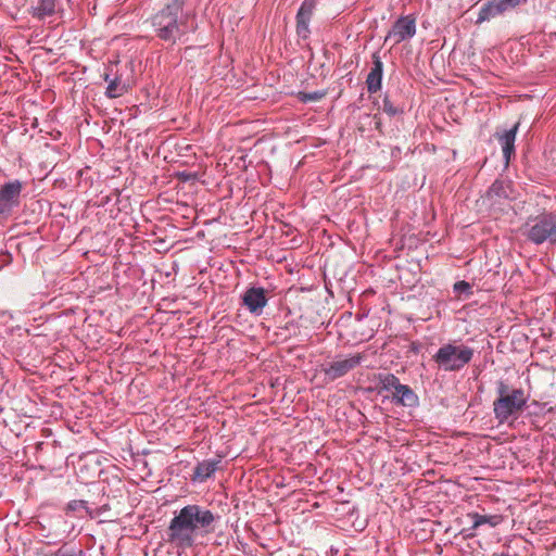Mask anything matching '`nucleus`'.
Returning <instances> with one entry per match:
<instances>
[{"mask_svg":"<svg viewBox=\"0 0 556 556\" xmlns=\"http://www.w3.org/2000/svg\"><path fill=\"white\" fill-rule=\"evenodd\" d=\"M219 516L204 506L189 504L175 511L166 530L167 542L178 548H189L198 535L214 531Z\"/></svg>","mask_w":556,"mask_h":556,"instance_id":"nucleus-1","label":"nucleus"},{"mask_svg":"<svg viewBox=\"0 0 556 556\" xmlns=\"http://www.w3.org/2000/svg\"><path fill=\"white\" fill-rule=\"evenodd\" d=\"M475 356V350L456 340L441 344L432 355L438 370L444 372H459L469 365Z\"/></svg>","mask_w":556,"mask_h":556,"instance_id":"nucleus-2","label":"nucleus"},{"mask_svg":"<svg viewBox=\"0 0 556 556\" xmlns=\"http://www.w3.org/2000/svg\"><path fill=\"white\" fill-rule=\"evenodd\" d=\"M497 397L493 402V413L498 424H505L508 419L522 412L528 402V396L523 389H510L504 380L496 382Z\"/></svg>","mask_w":556,"mask_h":556,"instance_id":"nucleus-3","label":"nucleus"},{"mask_svg":"<svg viewBox=\"0 0 556 556\" xmlns=\"http://www.w3.org/2000/svg\"><path fill=\"white\" fill-rule=\"evenodd\" d=\"M520 231L528 241L536 245L545 242L556 244V213L543 212L529 216Z\"/></svg>","mask_w":556,"mask_h":556,"instance_id":"nucleus-4","label":"nucleus"},{"mask_svg":"<svg viewBox=\"0 0 556 556\" xmlns=\"http://www.w3.org/2000/svg\"><path fill=\"white\" fill-rule=\"evenodd\" d=\"M177 12L162 9L152 17V25L156 33V36L168 42H176L181 36V31L178 24Z\"/></svg>","mask_w":556,"mask_h":556,"instance_id":"nucleus-5","label":"nucleus"},{"mask_svg":"<svg viewBox=\"0 0 556 556\" xmlns=\"http://www.w3.org/2000/svg\"><path fill=\"white\" fill-rule=\"evenodd\" d=\"M22 190L23 184L17 179L0 187V217H8L20 205Z\"/></svg>","mask_w":556,"mask_h":556,"instance_id":"nucleus-6","label":"nucleus"},{"mask_svg":"<svg viewBox=\"0 0 556 556\" xmlns=\"http://www.w3.org/2000/svg\"><path fill=\"white\" fill-rule=\"evenodd\" d=\"M416 34V20L410 16H401L388 31L384 42L392 41V46L408 40Z\"/></svg>","mask_w":556,"mask_h":556,"instance_id":"nucleus-7","label":"nucleus"},{"mask_svg":"<svg viewBox=\"0 0 556 556\" xmlns=\"http://www.w3.org/2000/svg\"><path fill=\"white\" fill-rule=\"evenodd\" d=\"M362 354H354L346 358L337 357L334 361L325 366L323 371L329 380L333 381L356 368L362 363Z\"/></svg>","mask_w":556,"mask_h":556,"instance_id":"nucleus-8","label":"nucleus"},{"mask_svg":"<svg viewBox=\"0 0 556 556\" xmlns=\"http://www.w3.org/2000/svg\"><path fill=\"white\" fill-rule=\"evenodd\" d=\"M521 0H490L479 12L477 24L489 21L508 9H513L520 3Z\"/></svg>","mask_w":556,"mask_h":556,"instance_id":"nucleus-9","label":"nucleus"},{"mask_svg":"<svg viewBox=\"0 0 556 556\" xmlns=\"http://www.w3.org/2000/svg\"><path fill=\"white\" fill-rule=\"evenodd\" d=\"M242 302L251 314L258 316L263 313L268 300L263 288L252 287L244 292Z\"/></svg>","mask_w":556,"mask_h":556,"instance_id":"nucleus-10","label":"nucleus"},{"mask_svg":"<svg viewBox=\"0 0 556 556\" xmlns=\"http://www.w3.org/2000/svg\"><path fill=\"white\" fill-rule=\"evenodd\" d=\"M316 9V0H304L296 13V34L306 39L309 34V22Z\"/></svg>","mask_w":556,"mask_h":556,"instance_id":"nucleus-11","label":"nucleus"},{"mask_svg":"<svg viewBox=\"0 0 556 556\" xmlns=\"http://www.w3.org/2000/svg\"><path fill=\"white\" fill-rule=\"evenodd\" d=\"M372 67L366 78V87L369 93H376L381 89L383 76V63L378 52L372 53Z\"/></svg>","mask_w":556,"mask_h":556,"instance_id":"nucleus-12","label":"nucleus"},{"mask_svg":"<svg viewBox=\"0 0 556 556\" xmlns=\"http://www.w3.org/2000/svg\"><path fill=\"white\" fill-rule=\"evenodd\" d=\"M485 199L490 201L492 205L500 204L502 200L513 199L510 182L496 179L488 189Z\"/></svg>","mask_w":556,"mask_h":556,"instance_id":"nucleus-13","label":"nucleus"},{"mask_svg":"<svg viewBox=\"0 0 556 556\" xmlns=\"http://www.w3.org/2000/svg\"><path fill=\"white\" fill-rule=\"evenodd\" d=\"M518 127H519V123H516L510 129L505 130L502 134H500V132L495 134V137L497 138V140L502 147L503 156H504L506 166L509 164L511 156L515 155V141H516V135L518 131Z\"/></svg>","mask_w":556,"mask_h":556,"instance_id":"nucleus-14","label":"nucleus"},{"mask_svg":"<svg viewBox=\"0 0 556 556\" xmlns=\"http://www.w3.org/2000/svg\"><path fill=\"white\" fill-rule=\"evenodd\" d=\"M219 460L215 459H205L203 462L198 463L194 467L192 481L194 482H204L206 479L212 477L218 468Z\"/></svg>","mask_w":556,"mask_h":556,"instance_id":"nucleus-15","label":"nucleus"},{"mask_svg":"<svg viewBox=\"0 0 556 556\" xmlns=\"http://www.w3.org/2000/svg\"><path fill=\"white\" fill-rule=\"evenodd\" d=\"M392 395L394 403L399 405L413 407L418 403V396L407 384L401 383Z\"/></svg>","mask_w":556,"mask_h":556,"instance_id":"nucleus-16","label":"nucleus"},{"mask_svg":"<svg viewBox=\"0 0 556 556\" xmlns=\"http://www.w3.org/2000/svg\"><path fill=\"white\" fill-rule=\"evenodd\" d=\"M467 516L472 521L471 530H477L483 525L495 528L504 521V517L502 515H481L478 513H469Z\"/></svg>","mask_w":556,"mask_h":556,"instance_id":"nucleus-17","label":"nucleus"},{"mask_svg":"<svg viewBox=\"0 0 556 556\" xmlns=\"http://www.w3.org/2000/svg\"><path fill=\"white\" fill-rule=\"evenodd\" d=\"M60 0H38L34 14L38 17L51 16L54 14Z\"/></svg>","mask_w":556,"mask_h":556,"instance_id":"nucleus-18","label":"nucleus"},{"mask_svg":"<svg viewBox=\"0 0 556 556\" xmlns=\"http://www.w3.org/2000/svg\"><path fill=\"white\" fill-rule=\"evenodd\" d=\"M126 92L127 86L118 77H114L106 87L105 96L114 99L124 96Z\"/></svg>","mask_w":556,"mask_h":556,"instance_id":"nucleus-19","label":"nucleus"},{"mask_svg":"<svg viewBox=\"0 0 556 556\" xmlns=\"http://www.w3.org/2000/svg\"><path fill=\"white\" fill-rule=\"evenodd\" d=\"M379 383L381 391L395 392L397 387L401 384L400 379L393 374H384L379 376Z\"/></svg>","mask_w":556,"mask_h":556,"instance_id":"nucleus-20","label":"nucleus"},{"mask_svg":"<svg viewBox=\"0 0 556 556\" xmlns=\"http://www.w3.org/2000/svg\"><path fill=\"white\" fill-rule=\"evenodd\" d=\"M382 111L389 116H395L404 112L403 108L394 105L388 97L382 100Z\"/></svg>","mask_w":556,"mask_h":556,"instance_id":"nucleus-21","label":"nucleus"},{"mask_svg":"<svg viewBox=\"0 0 556 556\" xmlns=\"http://www.w3.org/2000/svg\"><path fill=\"white\" fill-rule=\"evenodd\" d=\"M67 511H79V510H85L87 514H89L90 516H92L91 511L89 510L88 508V505H87V502L86 501H83V500H74V501H71L68 504H67V507H66Z\"/></svg>","mask_w":556,"mask_h":556,"instance_id":"nucleus-22","label":"nucleus"},{"mask_svg":"<svg viewBox=\"0 0 556 556\" xmlns=\"http://www.w3.org/2000/svg\"><path fill=\"white\" fill-rule=\"evenodd\" d=\"M186 0H165V7L163 9L180 13L184 9Z\"/></svg>","mask_w":556,"mask_h":556,"instance_id":"nucleus-23","label":"nucleus"},{"mask_svg":"<svg viewBox=\"0 0 556 556\" xmlns=\"http://www.w3.org/2000/svg\"><path fill=\"white\" fill-rule=\"evenodd\" d=\"M454 292L457 294L467 293L471 294V286L469 282L462 280L454 283Z\"/></svg>","mask_w":556,"mask_h":556,"instance_id":"nucleus-24","label":"nucleus"},{"mask_svg":"<svg viewBox=\"0 0 556 556\" xmlns=\"http://www.w3.org/2000/svg\"><path fill=\"white\" fill-rule=\"evenodd\" d=\"M324 93L321 92H311V93H301V100L306 101H317L321 99Z\"/></svg>","mask_w":556,"mask_h":556,"instance_id":"nucleus-25","label":"nucleus"},{"mask_svg":"<svg viewBox=\"0 0 556 556\" xmlns=\"http://www.w3.org/2000/svg\"><path fill=\"white\" fill-rule=\"evenodd\" d=\"M52 556H74L73 554H70L68 552L60 548L58 549Z\"/></svg>","mask_w":556,"mask_h":556,"instance_id":"nucleus-26","label":"nucleus"},{"mask_svg":"<svg viewBox=\"0 0 556 556\" xmlns=\"http://www.w3.org/2000/svg\"><path fill=\"white\" fill-rule=\"evenodd\" d=\"M374 119H375L376 128H377V129H380V127H381V121H380V118H379L377 115H375V116H374Z\"/></svg>","mask_w":556,"mask_h":556,"instance_id":"nucleus-27","label":"nucleus"},{"mask_svg":"<svg viewBox=\"0 0 556 556\" xmlns=\"http://www.w3.org/2000/svg\"><path fill=\"white\" fill-rule=\"evenodd\" d=\"M112 79L113 78H111L109 74L104 75V80L108 83V85L110 84V80H112Z\"/></svg>","mask_w":556,"mask_h":556,"instance_id":"nucleus-28","label":"nucleus"}]
</instances>
